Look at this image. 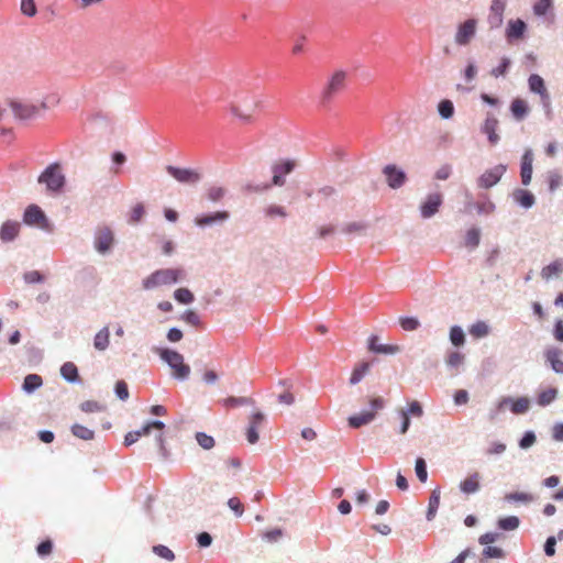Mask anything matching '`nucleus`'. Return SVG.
<instances>
[{"label":"nucleus","mask_w":563,"mask_h":563,"mask_svg":"<svg viewBox=\"0 0 563 563\" xmlns=\"http://www.w3.org/2000/svg\"><path fill=\"white\" fill-rule=\"evenodd\" d=\"M347 87V73L343 69L334 70L328 78L320 93V103L325 107L343 92Z\"/></svg>","instance_id":"nucleus-1"},{"label":"nucleus","mask_w":563,"mask_h":563,"mask_svg":"<svg viewBox=\"0 0 563 563\" xmlns=\"http://www.w3.org/2000/svg\"><path fill=\"white\" fill-rule=\"evenodd\" d=\"M184 278L185 271L183 268L157 269L143 280V288L153 289L164 285H172Z\"/></svg>","instance_id":"nucleus-2"},{"label":"nucleus","mask_w":563,"mask_h":563,"mask_svg":"<svg viewBox=\"0 0 563 563\" xmlns=\"http://www.w3.org/2000/svg\"><path fill=\"white\" fill-rule=\"evenodd\" d=\"M38 183L45 185L51 194H59L66 184V177L58 163L48 165L38 176Z\"/></svg>","instance_id":"nucleus-3"},{"label":"nucleus","mask_w":563,"mask_h":563,"mask_svg":"<svg viewBox=\"0 0 563 563\" xmlns=\"http://www.w3.org/2000/svg\"><path fill=\"white\" fill-rule=\"evenodd\" d=\"M158 354L173 369L175 378L183 380L189 377L190 366L184 362V356L180 353L169 349H162Z\"/></svg>","instance_id":"nucleus-4"},{"label":"nucleus","mask_w":563,"mask_h":563,"mask_svg":"<svg viewBox=\"0 0 563 563\" xmlns=\"http://www.w3.org/2000/svg\"><path fill=\"white\" fill-rule=\"evenodd\" d=\"M478 21L474 18L467 19L461 22L456 26V32L454 35V42L459 46L468 45L472 40L475 37L477 32Z\"/></svg>","instance_id":"nucleus-5"},{"label":"nucleus","mask_w":563,"mask_h":563,"mask_svg":"<svg viewBox=\"0 0 563 563\" xmlns=\"http://www.w3.org/2000/svg\"><path fill=\"white\" fill-rule=\"evenodd\" d=\"M266 417L260 409L254 410L249 417V423L246 427L245 435L250 444H255L258 439V429L265 423Z\"/></svg>","instance_id":"nucleus-6"},{"label":"nucleus","mask_w":563,"mask_h":563,"mask_svg":"<svg viewBox=\"0 0 563 563\" xmlns=\"http://www.w3.org/2000/svg\"><path fill=\"white\" fill-rule=\"evenodd\" d=\"M443 197L440 192L428 195L426 200L420 206V213L423 219L433 217L441 207Z\"/></svg>","instance_id":"nucleus-7"},{"label":"nucleus","mask_w":563,"mask_h":563,"mask_svg":"<svg viewBox=\"0 0 563 563\" xmlns=\"http://www.w3.org/2000/svg\"><path fill=\"white\" fill-rule=\"evenodd\" d=\"M23 220L26 224L36 225L41 229H46L48 225L45 213L35 205L26 208Z\"/></svg>","instance_id":"nucleus-8"},{"label":"nucleus","mask_w":563,"mask_h":563,"mask_svg":"<svg viewBox=\"0 0 563 563\" xmlns=\"http://www.w3.org/2000/svg\"><path fill=\"white\" fill-rule=\"evenodd\" d=\"M167 173L173 176L177 181L185 184H195L200 180V174L194 169L179 168L175 166H167Z\"/></svg>","instance_id":"nucleus-9"},{"label":"nucleus","mask_w":563,"mask_h":563,"mask_svg":"<svg viewBox=\"0 0 563 563\" xmlns=\"http://www.w3.org/2000/svg\"><path fill=\"white\" fill-rule=\"evenodd\" d=\"M257 106L258 101L255 99H252L251 103L246 108H243L242 104L236 101L230 104V112L241 121L249 123L252 122L253 114Z\"/></svg>","instance_id":"nucleus-10"},{"label":"nucleus","mask_w":563,"mask_h":563,"mask_svg":"<svg viewBox=\"0 0 563 563\" xmlns=\"http://www.w3.org/2000/svg\"><path fill=\"white\" fill-rule=\"evenodd\" d=\"M506 172L505 165H497L488 170H486L479 178H478V186L482 188H490L494 185H496L504 173Z\"/></svg>","instance_id":"nucleus-11"},{"label":"nucleus","mask_w":563,"mask_h":563,"mask_svg":"<svg viewBox=\"0 0 563 563\" xmlns=\"http://www.w3.org/2000/svg\"><path fill=\"white\" fill-rule=\"evenodd\" d=\"M506 9V0H493L489 14L487 18L488 24L492 29L499 27L504 21V12Z\"/></svg>","instance_id":"nucleus-12"},{"label":"nucleus","mask_w":563,"mask_h":563,"mask_svg":"<svg viewBox=\"0 0 563 563\" xmlns=\"http://www.w3.org/2000/svg\"><path fill=\"white\" fill-rule=\"evenodd\" d=\"M296 166L294 161L287 159L276 163L272 167L273 172V185L283 186L285 184L284 175L290 174Z\"/></svg>","instance_id":"nucleus-13"},{"label":"nucleus","mask_w":563,"mask_h":563,"mask_svg":"<svg viewBox=\"0 0 563 563\" xmlns=\"http://www.w3.org/2000/svg\"><path fill=\"white\" fill-rule=\"evenodd\" d=\"M10 107L18 119L27 120L34 118L40 108L31 103H22L20 101H10Z\"/></svg>","instance_id":"nucleus-14"},{"label":"nucleus","mask_w":563,"mask_h":563,"mask_svg":"<svg viewBox=\"0 0 563 563\" xmlns=\"http://www.w3.org/2000/svg\"><path fill=\"white\" fill-rule=\"evenodd\" d=\"M113 244V233L109 228H101L95 236V247L99 253L108 252Z\"/></svg>","instance_id":"nucleus-15"},{"label":"nucleus","mask_w":563,"mask_h":563,"mask_svg":"<svg viewBox=\"0 0 563 563\" xmlns=\"http://www.w3.org/2000/svg\"><path fill=\"white\" fill-rule=\"evenodd\" d=\"M383 172L388 186L393 189L400 188L406 181V174L395 165H387Z\"/></svg>","instance_id":"nucleus-16"},{"label":"nucleus","mask_w":563,"mask_h":563,"mask_svg":"<svg viewBox=\"0 0 563 563\" xmlns=\"http://www.w3.org/2000/svg\"><path fill=\"white\" fill-rule=\"evenodd\" d=\"M532 164H533V153L531 150H526L521 157V183L527 186L530 184L532 178Z\"/></svg>","instance_id":"nucleus-17"},{"label":"nucleus","mask_w":563,"mask_h":563,"mask_svg":"<svg viewBox=\"0 0 563 563\" xmlns=\"http://www.w3.org/2000/svg\"><path fill=\"white\" fill-rule=\"evenodd\" d=\"M368 349L372 352L379 354H396L400 352V346L396 344H380L378 336L372 335L368 340Z\"/></svg>","instance_id":"nucleus-18"},{"label":"nucleus","mask_w":563,"mask_h":563,"mask_svg":"<svg viewBox=\"0 0 563 563\" xmlns=\"http://www.w3.org/2000/svg\"><path fill=\"white\" fill-rule=\"evenodd\" d=\"M527 25L526 23L520 20H510L508 22L507 29H506V37L508 41L512 40H519L523 37V34L526 32Z\"/></svg>","instance_id":"nucleus-19"},{"label":"nucleus","mask_w":563,"mask_h":563,"mask_svg":"<svg viewBox=\"0 0 563 563\" xmlns=\"http://www.w3.org/2000/svg\"><path fill=\"white\" fill-rule=\"evenodd\" d=\"M497 128L498 120L494 115H488L482 126V132L487 135L488 141L492 145H496L499 141Z\"/></svg>","instance_id":"nucleus-20"},{"label":"nucleus","mask_w":563,"mask_h":563,"mask_svg":"<svg viewBox=\"0 0 563 563\" xmlns=\"http://www.w3.org/2000/svg\"><path fill=\"white\" fill-rule=\"evenodd\" d=\"M544 356L555 373L563 374V360L561 350L556 347H550L545 351Z\"/></svg>","instance_id":"nucleus-21"},{"label":"nucleus","mask_w":563,"mask_h":563,"mask_svg":"<svg viewBox=\"0 0 563 563\" xmlns=\"http://www.w3.org/2000/svg\"><path fill=\"white\" fill-rule=\"evenodd\" d=\"M481 475L479 473L475 472L471 475H468L464 481L460 483V489L464 494H474L476 493L481 487Z\"/></svg>","instance_id":"nucleus-22"},{"label":"nucleus","mask_w":563,"mask_h":563,"mask_svg":"<svg viewBox=\"0 0 563 563\" xmlns=\"http://www.w3.org/2000/svg\"><path fill=\"white\" fill-rule=\"evenodd\" d=\"M528 84H529V89L532 92L540 95V97L543 100L549 99V93H548L544 80L542 79L541 76H539L537 74H532L528 79Z\"/></svg>","instance_id":"nucleus-23"},{"label":"nucleus","mask_w":563,"mask_h":563,"mask_svg":"<svg viewBox=\"0 0 563 563\" xmlns=\"http://www.w3.org/2000/svg\"><path fill=\"white\" fill-rule=\"evenodd\" d=\"M229 218V213L227 211H217L212 214H205L197 217L195 219V223L199 227L211 225L214 222H221Z\"/></svg>","instance_id":"nucleus-24"},{"label":"nucleus","mask_w":563,"mask_h":563,"mask_svg":"<svg viewBox=\"0 0 563 563\" xmlns=\"http://www.w3.org/2000/svg\"><path fill=\"white\" fill-rule=\"evenodd\" d=\"M529 110L527 101L521 98L514 99L510 104V111L517 121L525 119L528 115Z\"/></svg>","instance_id":"nucleus-25"},{"label":"nucleus","mask_w":563,"mask_h":563,"mask_svg":"<svg viewBox=\"0 0 563 563\" xmlns=\"http://www.w3.org/2000/svg\"><path fill=\"white\" fill-rule=\"evenodd\" d=\"M20 231V224L14 221H7L2 224L0 230V239L2 241L9 242L14 240Z\"/></svg>","instance_id":"nucleus-26"},{"label":"nucleus","mask_w":563,"mask_h":563,"mask_svg":"<svg viewBox=\"0 0 563 563\" xmlns=\"http://www.w3.org/2000/svg\"><path fill=\"white\" fill-rule=\"evenodd\" d=\"M563 273V260H555L541 271V277L545 280L558 277Z\"/></svg>","instance_id":"nucleus-27"},{"label":"nucleus","mask_w":563,"mask_h":563,"mask_svg":"<svg viewBox=\"0 0 563 563\" xmlns=\"http://www.w3.org/2000/svg\"><path fill=\"white\" fill-rule=\"evenodd\" d=\"M221 404L227 409L238 408L241 406H253L255 400L251 397H234L230 396L221 400Z\"/></svg>","instance_id":"nucleus-28"},{"label":"nucleus","mask_w":563,"mask_h":563,"mask_svg":"<svg viewBox=\"0 0 563 563\" xmlns=\"http://www.w3.org/2000/svg\"><path fill=\"white\" fill-rule=\"evenodd\" d=\"M375 418V412L364 411L358 415L351 416L349 418V424L352 428H360L364 424L369 423Z\"/></svg>","instance_id":"nucleus-29"},{"label":"nucleus","mask_w":563,"mask_h":563,"mask_svg":"<svg viewBox=\"0 0 563 563\" xmlns=\"http://www.w3.org/2000/svg\"><path fill=\"white\" fill-rule=\"evenodd\" d=\"M440 498H441V492L439 488H435L432 490L430 498H429V505H428V511H427V519L432 520L438 511V508L440 506Z\"/></svg>","instance_id":"nucleus-30"},{"label":"nucleus","mask_w":563,"mask_h":563,"mask_svg":"<svg viewBox=\"0 0 563 563\" xmlns=\"http://www.w3.org/2000/svg\"><path fill=\"white\" fill-rule=\"evenodd\" d=\"M510 401V399H507L505 398L501 402H500V407ZM529 406H530V401L528 398L526 397H521V398H518L516 400H511V411L515 413V415H522V413H526L529 409Z\"/></svg>","instance_id":"nucleus-31"},{"label":"nucleus","mask_w":563,"mask_h":563,"mask_svg":"<svg viewBox=\"0 0 563 563\" xmlns=\"http://www.w3.org/2000/svg\"><path fill=\"white\" fill-rule=\"evenodd\" d=\"M369 367L371 364L368 362H362L357 364L352 371L350 384L355 385L360 383L363 379V377L368 373Z\"/></svg>","instance_id":"nucleus-32"},{"label":"nucleus","mask_w":563,"mask_h":563,"mask_svg":"<svg viewBox=\"0 0 563 563\" xmlns=\"http://www.w3.org/2000/svg\"><path fill=\"white\" fill-rule=\"evenodd\" d=\"M514 197L515 200L525 208L532 207L536 201L534 196L530 191L523 189L515 191Z\"/></svg>","instance_id":"nucleus-33"},{"label":"nucleus","mask_w":563,"mask_h":563,"mask_svg":"<svg viewBox=\"0 0 563 563\" xmlns=\"http://www.w3.org/2000/svg\"><path fill=\"white\" fill-rule=\"evenodd\" d=\"M110 342V333L108 327L101 329L95 336L93 346L99 351H104Z\"/></svg>","instance_id":"nucleus-34"},{"label":"nucleus","mask_w":563,"mask_h":563,"mask_svg":"<svg viewBox=\"0 0 563 563\" xmlns=\"http://www.w3.org/2000/svg\"><path fill=\"white\" fill-rule=\"evenodd\" d=\"M43 385V379L37 374H29L23 382V389L26 393H33Z\"/></svg>","instance_id":"nucleus-35"},{"label":"nucleus","mask_w":563,"mask_h":563,"mask_svg":"<svg viewBox=\"0 0 563 563\" xmlns=\"http://www.w3.org/2000/svg\"><path fill=\"white\" fill-rule=\"evenodd\" d=\"M62 376L68 382H76L78 379L77 366L71 362H66L60 367Z\"/></svg>","instance_id":"nucleus-36"},{"label":"nucleus","mask_w":563,"mask_h":563,"mask_svg":"<svg viewBox=\"0 0 563 563\" xmlns=\"http://www.w3.org/2000/svg\"><path fill=\"white\" fill-rule=\"evenodd\" d=\"M558 397V389L550 387L545 390H542L538 395L537 402L539 406L545 407L550 405Z\"/></svg>","instance_id":"nucleus-37"},{"label":"nucleus","mask_w":563,"mask_h":563,"mask_svg":"<svg viewBox=\"0 0 563 563\" xmlns=\"http://www.w3.org/2000/svg\"><path fill=\"white\" fill-rule=\"evenodd\" d=\"M470 334L475 339H481L489 333V327L484 321H477L470 328Z\"/></svg>","instance_id":"nucleus-38"},{"label":"nucleus","mask_w":563,"mask_h":563,"mask_svg":"<svg viewBox=\"0 0 563 563\" xmlns=\"http://www.w3.org/2000/svg\"><path fill=\"white\" fill-rule=\"evenodd\" d=\"M71 433L78 438V439H81V440H92L93 437H95V433L92 430L88 429L87 427L85 426H81V424H78V423H75L73 427H71Z\"/></svg>","instance_id":"nucleus-39"},{"label":"nucleus","mask_w":563,"mask_h":563,"mask_svg":"<svg viewBox=\"0 0 563 563\" xmlns=\"http://www.w3.org/2000/svg\"><path fill=\"white\" fill-rule=\"evenodd\" d=\"M174 298L183 305H189L195 300L194 294L188 288H178L174 292Z\"/></svg>","instance_id":"nucleus-40"},{"label":"nucleus","mask_w":563,"mask_h":563,"mask_svg":"<svg viewBox=\"0 0 563 563\" xmlns=\"http://www.w3.org/2000/svg\"><path fill=\"white\" fill-rule=\"evenodd\" d=\"M519 518L516 516H509L505 518H500L497 522L498 527L501 530L511 531L516 530L519 527Z\"/></svg>","instance_id":"nucleus-41"},{"label":"nucleus","mask_w":563,"mask_h":563,"mask_svg":"<svg viewBox=\"0 0 563 563\" xmlns=\"http://www.w3.org/2000/svg\"><path fill=\"white\" fill-rule=\"evenodd\" d=\"M481 232L476 228H472L466 232L465 235V245L468 247H476L479 244Z\"/></svg>","instance_id":"nucleus-42"},{"label":"nucleus","mask_w":563,"mask_h":563,"mask_svg":"<svg viewBox=\"0 0 563 563\" xmlns=\"http://www.w3.org/2000/svg\"><path fill=\"white\" fill-rule=\"evenodd\" d=\"M450 340L452 344L455 346L463 345L465 342V335L463 330L457 325L452 327L450 330Z\"/></svg>","instance_id":"nucleus-43"},{"label":"nucleus","mask_w":563,"mask_h":563,"mask_svg":"<svg viewBox=\"0 0 563 563\" xmlns=\"http://www.w3.org/2000/svg\"><path fill=\"white\" fill-rule=\"evenodd\" d=\"M438 110L443 119H450L454 113L453 103L451 100L448 99L440 101Z\"/></svg>","instance_id":"nucleus-44"},{"label":"nucleus","mask_w":563,"mask_h":563,"mask_svg":"<svg viewBox=\"0 0 563 563\" xmlns=\"http://www.w3.org/2000/svg\"><path fill=\"white\" fill-rule=\"evenodd\" d=\"M399 324L405 331H415L419 328L420 322L415 317H400Z\"/></svg>","instance_id":"nucleus-45"},{"label":"nucleus","mask_w":563,"mask_h":563,"mask_svg":"<svg viewBox=\"0 0 563 563\" xmlns=\"http://www.w3.org/2000/svg\"><path fill=\"white\" fill-rule=\"evenodd\" d=\"M196 440L198 444L205 450H210L214 446V439L203 432H197Z\"/></svg>","instance_id":"nucleus-46"},{"label":"nucleus","mask_w":563,"mask_h":563,"mask_svg":"<svg viewBox=\"0 0 563 563\" xmlns=\"http://www.w3.org/2000/svg\"><path fill=\"white\" fill-rule=\"evenodd\" d=\"M505 556V552L501 548L487 545L483 550L484 559H503Z\"/></svg>","instance_id":"nucleus-47"},{"label":"nucleus","mask_w":563,"mask_h":563,"mask_svg":"<svg viewBox=\"0 0 563 563\" xmlns=\"http://www.w3.org/2000/svg\"><path fill=\"white\" fill-rule=\"evenodd\" d=\"M509 66H510V59L507 57H503L500 60V64L490 70V75L495 78L505 76L506 73L508 71Z\"/></svg>","instance_id":"nucleus-48"},{"label":"nucleus","mask_w":563,"mask_h":563,"mask_svg":"<svg viewBox=\"0 0 563 563\" xmlns=\"http://www.w3.org/2000/svg\"><path fill=\"white\" fill-rule=\"evenodd\" d=\"M415 471H416L418 479L421 483H424L427 481V478H428V472H427L426 462H424V460L422 457H418L416 460Z\"/></svg>","instance_id":"nucleus-49"},{"label":"nucleus","mask_w":563,"mask_h":563,"mask_svg":"<svg viewBox=\"0 0 563 563\" xmlns=\"http://www.w3.org/2000/svg\"><path fill=\"white\" fill-rule=\"evenodd\" d=\"M153 552L156 555H158L159 558L167 560V561H173L175 559L174 552L169 548L162 545V544L154 545Z\"/></svg>","instance_id":"nucleus-50"},{"label":"nucleus","mask_w":563,"mask_h":563,"mask_svg":"<svg viewBox=\"0 0 563 563\" xmlns=\"http://www.w3.org/2000/svg\"><path fill=\"white\" fill-rule=\"evenodd\" d=\"M165 428L164 422L162 421H151L147 422L145 426H143L140 430H136L135 432H140V438L143 435L150 434V432L153 429L162 431Z\"/></svg>","instance_id":"nucleus-51"},{"label":"nucleus","mask_w":563,"mask_h":563,"mask_svg":"<svg viewBox=\"0 0 563 563\" xmlns=\"http://www.w3.org/2000/svg\"><path fill=\"white\" fill-rule=\"evenodd\" d=\"M21 12L26 16H34L37 12L35 0H21Z\"/></svg>","instance_id":"nucleus-52"},{"label":"nucleus","mask_w":563,"mask_h":563,"mask_svg":"<svg viewBox=\"0 0 563 563\" xmlns=\"http://www.w3.org/2000/svg\"><path fill=\"white\" fill-rule=\"evenodd\" d=\"M445 362L451 367H459L464 362V355L457 351L450 352Z\"/></svg>","instance_id":"nucleus-53"},{"label":"nucleus","mask_w":563,"mask_h":563,"mask_svg":"<svg viewBox=\"0 0 563 563\" xmlns=\"http://www.w3.org/2000/svg\"><path fill=\"white\" fill-rule=\"evenodd\" d=\"M552 7V0H538L533 5L536 15H544Z\"/></svg>","instance_id":"nucleus-54"},{"label":"nucleus","mask_w":563,"mask_h":563,"mask_svg":"<svg viewBox=\"0 0 563 563\" xmlns=\"http://www.w3.org/2000/svg\"><path fill=\"white\" fill-rule=\"evenodd\" d=\"M507 501H521V503H530L533 497L527 493H509L505 496Z\"/></svg>","instance_id":"nucleus-55"},{"label":"nucleus","mask_w":563,"mask_h":563,"mask_svg":"<svg viewBox=\"0 0 563 563\" xmlns=\"http://www.w3.org/2000/svg\"><path fill=\"white\" fill-rule=\"evenodd\" d=\"M80 409L85 412H97L104 410V407L95 400H87L80 405Z\"/></svg>","instance_id":"nucleus-56"},{"label":"nucleus","mask_w":563,"mask_h":563,"mask_svg":"<svg viewBox=\"0 0 563 563\" xmlns=\"http://www.w3.org/2000/svg\"><path fill=\"white\" fill-rule=\"evenodd\" d=\"M265 214L268 217V218H274V217H286L287 216V212L285 210L284 207H280V206H276V205H271L268 206L266 209H265Z\"/></svg>","instance_id":"nucleus-57"},{"label":"nucleus","mask_w":563,"mask_h":563,"mask_svg":"<svg viewBox=\"0 0 563 563\" xmlns=\"http://www.w3.org/2000/svg\"><path fill=\"white\" fill-rule=\"evenodd\" d=\"M225 195V189L222 187H210L207 192V197L211 201H219Z\"/></svg>","instance_id":"nucleus-58"},{"label":"nucleus","mask_w":563,"mask_h":563,"mask_svg":"<svg viewBox=\"0 0 563 563\" xmlns=\"http://www.w3.org/2000/svg\"><path fill=\"white\" fill-rule=\"evenodd\" d=\"M228 506L231 510L235 512L238 517L242 516L244 512V507L238 497H231L228 500Z\"/></svg>","instance_id":"nucleus-59"},{"label":"nucleus","mask_w":563,"mask_h":563,"mask_svg":"<svg viewBox=\"0 0 563 563\" xmlns=\"http://www.w3.org/2000/svg\"><path fill=\"white\" fill-rule=\"evenodd\" d=\"M183 320L194 327H198L200 324V318L194 310L185 311L183 314Z\"/></svg>","instance_id":"nucleus-60"},{"label":"nucleus","mask_w":563,"mask_h":563,"mask_svg":"<svg viewBox=\"0 0 563 563\" xmlns=\"http://www.w3.org/2000/svg\"><path fill=\"white\" fill-rule=\"evenodd\" d=\"M144 206L142 203H137L133 207V209L131 210V216H130V222L132 223H136L139 222L142 217L144 216Z\"/></svg>","instance_id":"nucleus-61"},{"label":"nucleus","mask_w":563,"mask_h":563,"mask_svg":"<svg viewBox=\"0 0 563 563\" xmlns=\"http://www.w3.org/2000/svg\"><path fill=\"white\" fill-rule=\"evenodd\" d=\"M115 394L121 400H126L129 398V389L124 380L117 382Z\"/></svg>","instance_id":"nucleus-62"},{"label":"nucleus","mask_w":563,"mask_h":563,"mask_svg":"<svg viewBox=\"0 0 563 563\" xmlns=\"http://www.w3.org/2000/svg\"><path fill=\"white\" fill-rule=\"evenodd\" d=\"M500 534L497 532H487L479 537L478 542L483 545H489L499 539Z\"/></svg>","instance_id":"nucleus-63"},{"label":"nucleus","mask_w":563,"mask_h":563,"mask_svg":"<svg viewBox=\"0 0 563 563\" xmlns=\"http://www.w3.org/2000/svg\"><path fill=\"white\" fill-rule=\"evenodd\" d=\"M52 550H53V543L51 540H45V541L41 542L36 548L37 554L40 556H46V555L51 554Z\"/></svg>","instance_id":"nucleus-64"}]
</instances>
